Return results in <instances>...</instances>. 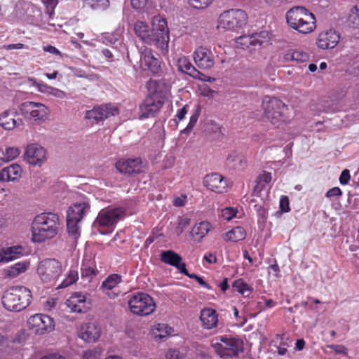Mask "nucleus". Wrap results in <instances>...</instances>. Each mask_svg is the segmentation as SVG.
I'll return each mask as SVG.
<instances>
[{
	"mask_svg": "<svg viewBox=\"0 0 359 359\" xmlns=\"http://www.w3.org/2000/svg\"><path fill=\"white\" fill-rule=\"evenodd\" d=\"M59 217L52 212L37 215L32 223V241L41 243L54 238L58 233Z\"/></svg>",
	"mask_w": 359,
	"mask_h": 359,
	"instance_id": "f257e3e1",
	"label": "nucleus"
},
{
	"mask_svg": "<svg viewBox=\"0 0 359 359\" xmlns=\"http://www.w3.org/2000/svg\"><path fill=\"white\" fill-rule=\"evenodd\" d=\"M127 216V208L125 206L108 207L102 209L92 227L101 235H107L112 233L114 227L121 220Z\"/></svg>",
	"mask_w": 359,
	"mask_h": 359,
	"instance_id": "f03ea898",
	"label": "nucleus"
},
{
	"mask_svg": "<svg viewBox=\"0 0 359 359\" xmlns=\"http://www.w3.org/2000/svg\"><path fill=\"white\" fill-rule=\"evenodd\" d=\"M286 21L291 28L302 34L311 33L316 27L314 14L303 6L291 8L286 13Z\"/></svg>",
	"mask_w": 359,
	"mask_h": 359,
	"instance_id": "7ed1b4c3",
	"label": "nucleus"
},
{
	"mask_svg": "<svg viewBox=\"0 0 359 359\" xmlns=\"http://www.w3.org/2000/svg\"><path fill=\"white\" fill-rule=\"evenodd\" d=\"M31 291L21 285L13 286L4 292L2 304L10 311H20L26 309L31 303Z\"/></svg>",
	"mask_w": 359,
	"mask_h": 359,
	"instance_id": "20e7f679",
	"label": "nucleus"
},
{
	"mask_svg": "<svg viewBox=\"0 0 359 359\" xmlns=\"http://www.w3.org/2000/svg\"><path fill=\"white\" fill-rule=\"evenodd\" d=\"M264 116L276 127L288 121L287 112L288 107L280 100L271 96H265L262 102Z\"/></svg>",
	"mask_w": 359,
	"mask_h": 359,
	"instance_id": "39448f33",
	"label": "nucleus"
},
{
	"mask_svg": "<svg viewBox=\"0 0 359 359\" xmlns=\"http://www.w3.org/2000/svg\"><path fill=\"white\" fill-rule=\"evenodd\" d=\"M90 204L83 201L71 205L67 212V229L68 234L77 239L80 236L79 223L90 212Z\"/></svg>",
	"mask_w": 359,
	"mask_h": 359,
	"instance_id": "423d86ee",
	"label": "nucleus"
},
{
	"mask_svg": "<svg viewBox=\"0 0 359 359\" xmlns=\"http://www.w3.org/2000/svg\"><path fill=\"white\" fill-rule=\"evenodd\" d=\"M152 36L154 42L163 53L168 51L170 41L169 29L165 18L161 15H155L152 18Z\"/></svg>",
	"mask_w": 359,
	"mask_h": 359,
	"instance_id": "0eeeda50",
	"label": "nucleus"
},
{
	"mask_svg": "<svg viewBox=\"0 0 359 359\" xmlns=\"http://www.w3.org/2000/svg\"><path fill=\"white\" fill-rule=\"evenodd\" d=\"M130 311L137 316H146L156 309L153 298L147 293L138 292L131 297L128 301Z\"/></svg>",
	"mask_w": 359,
	"mask_h": 359,
	"instance_id": "6e6552de",
	"label": "nucleus"
},
{
	"mask_svg": "<svg viewBox=\"0 0 359 359\" xmlns=\"http://www.w3.org/2000/svg\"><path fill=\"white\" fill-rule=\"evenodd\" d=\"M246 13L240 9H231L222 13L219 18V27L228 30H234L245 25Z\"/></svg>",
	"mask_w": 359,
	"mask_h": 359,
	"instance_id": "1a4fd4ad",
	"label": "nucleus"
},
{
	"mask_svg": "<svg viewBox=\"0 0 359 359\" xmlns=\"http://www.w3.org/2000/svg\"><path fill=\"white\" fill-rule=\"evenodd\" d=\"M213 347L221 358L234 357L243 351V343L239 339L221 337L220 342L214 344Z\"/></svg>",
	"mask_w": 359,
	"mask_h": 359,
	"instance_id": "9d476101",
	"label": "nucleus"
},
{
	"mask_svg": "<svg viewBox=\"0 0 359 359\" xmlns=\"http://www.w3.org/2000/svg\"><path fill=\"white\" fill-rule=\"evenodd\" d=\"M37 273L43 282L54 281L62 273V264L55 259H43L39 264Z\"/></svg>",
	"mask_w": 359,
	"mask_h": 359,
	"instance_id": "9b49d317",
	"label": "nucleus"
},
{
	"mask_svg": "<svg viewBox=\"0 0 359 359\" xmlns=\"http://www.w3.org/2000/svg\"><path fill=\"white\" fill-rule=\"evenodd\" d=\"M271 34L267 31H261L249 35H243L236 39L238 47L245 49L252 46L254 49L264 44L269 43Z\"/></svg>",
	"mask_w": 359,
	"mask_h": 359,
	"instance_id": "f8f14e48",
	"label": "nucleus"
},
{
	"mask_svg": "<svg viewBox=\"0 0 359 359\" xmlns=\"http://www.w3.org/2000/svg\"><path fill=\"white\" fill-rule=\"evenodd\" d=\"M118 109L110 104L95 106L92 109L88 110L85 118L92 121V123H100L105 119L118 115Z\"/></svg>",
	"mask_w": 359,
	"mask_h": 359,
	"instance_id": "ddd939ff",
	"label": "nucleus"
},
{
	"mask_svg": "<svg viewBox=\"0 0 359 359\" xmlns=\"http://www.w3.org/2000/svg\"><path fill=\"white\" fill-rule=\"evenodd\" d=\"M22 114L26 118L43 120L49 113L48 108L43 104L35 102H25L20 106Z\"/></svg>",
	"mask_w": 359,
	"mask_h": 359,
	"instance_id": "4468645a",
	"label": "nucleus"
},
{
	"mask_svg": "<svg viewBox=\"0 0 359 359\" xmlns=\"http://www.w3.org/2000/svg\"><path fill=\"white\" fill-rule=\"evenodd\" d=\"M140 61L144 65V70L149 71L154 75H158L161 72V62L154 51L144 46L139 49Z\"/></svg>",
	"mask_w": 359,
	"mask_h": 359,
	"instance_id": "2eb2a0df",
	"label": "nucleus"
},
{
	"mask_svg": "<svg viewBox=\"0 0 359 359\" xmlns=\"http://www.w3.org/2000/svg\"><path fill=\"white\" fill-rule=\"evenodd\" d=\"M203 185L217 194L225 193L228 190V180L217 172L206 175L203 179Z\"/></svg>",
	"mask_w": 359,
	"mask_h": 359,
	"instance_id": "dca6fc26",
	"label": "nucleus"
},
{
	"mask_svg": "<svg viewBox=\"0 0 359 359\" xmlns=\"http://www.w3.org/2000/svg\"><path fill=\"white\" fill-rule=\"evenodd\" d=\"M163 105L161 98L149 95L140 106L141 119L154 116Z\"/></svg>",
	"mask_w": 359,
	"mask_h": 359,
	"instance_id": "f3484780",
	"label": "nucleus"
},
{
	"mask_svg": "<svg viewBox=\"0 0 359 359\" xmlns=\"http://www.w3.org/2000/svg\"><path fill=\"white\" fill-rule=\"evenodd\" d=\"M25 159L30 165L41 166L46 160V151L40 144H29L25 152Z\"/></svg>",
	"mask_w": 359,
	"mask_h": 359,
	"instance_id": "a211bd4d",
	"label": "nucleus"
},
{
	"mask_svg": "<svg viewBox=\"0 0 359 359\" xmlns=\"http://www.w3.org/2000/svg\"><path fill=\"white\" fill-rule=\"evenodd\" d=\"M194 61L197 66L203 69H209L214 66V56L210 50L199 47L194 52Z\"/></svg>",
	"mask_w": 359,
	"mask_h": 359,
	"instance_id": "6ab92c4d",
	"label": "nucleus"
},
{
	"mask_svg": "<svg viewBox=\"0 0 359 359\" xmlns=\"http://www.w3.org/2000/svg\"><path fill=\"white\" fill-rule=\"evenodd\" d=\"M116 168L121 173L130 175L140 173L142 162L140 158L121 159L116 163Z\"/></svg>",
	"mask_w": 359,
	"mask_h": 359,
	"instance_id": "aec40b11",
	"label": "nucleus"
},
{
	"mask_svg": "<svg viewBox=\"0 0 359 359\" xmlns=\"http://www.w3.org/2000/svg\"><path fill=\"white\" fill-rule=\"evenodd\" d=\"M339 39V34L331 29L319 34L317 45L321 49H332L337 45Z\"/></svg>",
	"mask_w": 359,
	"mask_h": 359,
	"instance_id": "412c9836",
	"label": "nucleus"
},
{
	"mask_svg": "<svg viewBox=\"0 0 359 359\" xmlns=\"http://www.w3.org/2000/svg\"><path fill=\"white\" fill-rule=\"evenodd\" d=\"M147 88L149 95L161 98L170 92V86L164 79H150L147 83Z\"/></svg>",
	"mask_w": 359,
	"mask_h": 359,
	"instance_id": "4be33fe9",
	"label": "nucleus"
},
{
	"mask_svg": "<svg viewBox=\"0 0 359 359\" xmlns=\"http://www.w3.org/2000/svg\"><path fill=\"white\" fill-rule=\"evenodd\" d=\"M212 224L208 221L195 224L191 228L189 236L194 242L200 243L212 229Z\"/></svg>",
	"mask_w": 359,
	"mask_h": 359,
	"instance_id": "5701e85b",
	"label": "nucleus"
},
{
	"mask_svg": "<svg viewBox=\"0 0 359 359\" xmlns=\"http://www.w3.org/2000/svg\"><path fill=\"white\" fill-rule=\"evenodd\" d=\"M160 259L163 263L175 267L180 272L182 266L186 264L182 262V257L172 250L162 251L160 255Z\"/></svg>",
	"mask_w": 359,
	"mask_h": 359,
	"instance_id": "b1692460",
	"label": "nucleus"
},
{
	"mask_svg": "<svg viewBox=\"0 0 359 359\" xmlns=\"http://www.w3.org/2000/svg\"><path fill=\"white\" fill-rule=\"evenodd\" d=\"M100 336V329L95 323H87L81 328L79 337L86 342H95Z\"/></svg>",
	"mask_w": 359,
	"mask_h": 359,
	"instance_id": "393cba45",
	"label": "nucleus"
},
{
	"mask_svg": "<svg viewBox=\"0 0 359 359\" xmlns=\"http://www.w3.org/2000/svg\"><path fill=\"white\" fill-rule=\"evenodd\" d=\"M200 319L205 329L215 327L218 323L217 311L212 308H204L201 311Z\"/></svg>",
	"mask_w": 359,
	"mask_h": 359,
	"instance_id": "a878e982",
	"label": "nucleus"
},
{
	"mask_svg": "<svg viewBox=\"0 0 359 359\" xmlns=\"http://www.w3.org/2000/svg\"><path fill=\"white\" fill-rule=\"evenodd\" d=\"M22 169L18 164H12L0 171V181L14 182L21 177Z\"/></svg>",
	"mask_w": 359,
	"mask_h": 359,
	"instance_id": "bb28decb",
	"label": "nucleus"
},
{
	"mask_svg": "<svg viewBox=\"0 0 359 359\" xmlns=\"http://www.w3.org/2000/svg\"><path fill=\"white\" fill-rule=\"evenodd\" d=\"M134 31L135 34L144 42L147 43L154 42L152 34L147 22L137 21L134 25Z\"/></svg>",
	"mask_w": 359,
	"mask_h": 359,
	"instance_id": "cd10ccee",
	"label": "nucleus"
},
{
	"mask_svg": "<svg viewBox=\"0 0 359 359\" xmlns=\"http://www.w3.org/2000/svg\"><path fill=\"white\" fill-rule=\"evenodd\" d=\"M22 247L20 245L3 248L0 250V262L6 263L20 258L22 255Z\"/></svg>",
	"mask_w": 359,
	"mask_h": 359,
	"instance_id": "c85d7f7f",
	"label": "nucleus"
},
{
	"mask_svg": "<svg viewBox=\"0 0 359 359\" xmlns=\"http://www.w3.org/2000/svg\"><path fill=\"white\" fill-rule=\"evenodd\" d=\"M86 297L81 292L73 294L67 301V306L72 312L82 313L85 309Z\"/></svg>",
	"mask_w": 359,
	"mask_h": 359,
	"instance_id": "c756f323",
	"label": "nucleus"
},
{
	"mask_svg": "<svg viewBox=\"0 0 359 359\" xmlns=\"http://www.w3.org/2000/svg\"><path fill=\"white\" fill-rule=\"evenodd\" d=\"M13 111H6L0 115V126L5 130H12L15 127L20 126L22 121L16 119Z\"/></svg>",
	"mask_w": 359,
	"mask_h": 359,
	"instance_id": "7c9ffc66",
	"label": "nucleus"
},
{
	"mask_svg": "<svg viewBox=\"0 0 359 359\" xmlns=\"http://www.w3.org/2000/svg\"><path fill=\"white\" fill-rule=\"evenodd\" d=\"M246 237V231L242 226H236L228 231L223 236L224 241L236 243L243 241Z\"/></svg>",
	"mask_w": 359,
	"mask_h": 359,
	"instance_id": "2f4dec72",
	"label": "nucleus"
},
{
	"mask_svg": "<svg viewBox=\"0 0 359 359\" xmlns=\"http://www.w3.org/2000/svg\"><path fill=\"white\" fill-rule=\"evenodd\" d=\"M172 328L165 323H158L151 330V335L156 341L162 340L170 334Z\"/></svg>",
	"mask_w": 359,
	"mask_h": 359,
	"instance_id": "473e14b6",
	"label": "nucleus"
},
{
	"mask_svg": "<svg viewBox=\"0 0 359 359\" xmlns=\"http://www.w3.org/2000/svg\"><path fill=\"white\" fill-rule=\"evenodd\" d=\"M178 70L182 73L187 74L190 76H196L194 74H198V70L191 63L186 57H180L177 60Z\"/></svg>",
	"mask_w": 359,
	"mask_h": 359,
	"instance_id": "72a5a7b5",
	"label": "nucleus"
},
{
	"mask_svg": "<svg viewBox=\"0 0 359 359\" xmlns=\"http://www.w3.org/2000/svg\"><path fill=\"white\" fill-rule=\"evenodd\" d=\"M309 54L302 50H289L285 55L284 59L287 61H296L304 62L309 60Z\"/></svg>",
	"mask_w": 359,
	"mask_h": 359,
	"instance_id": "f704fd0d",
	"label": "nucleus"
},
{
	"mask_svg": "<svg viewBox=\"0 0 359 359\" xmlns=\"http://www.w3.org/2000/svg\"><path fill=\"white\" fill-rule=\"evenodd\" d=\"M79 279V273L76 269L71 268L65 276V278L57 286V289H62L69 287L74 284Z\"/></svg>",
	"mask_w": 359,
	"mask_h": 359,
	"instance_id": "c9c22d12",
	"label": "nucleus"
},
{
	"mask_svg": "<svg viewBox=\"0 0 359 359\" xmlns=\"http://www.w3.org/2000/svg\"><path fill=\"white\" fill-rule=\"evenodd\" d=\"M93 10L104 11L109 6V0H81Z\"/></svg>",
	"mask_w": 359,
	"mask_h": 359,
	"instance_id": "e433bc0d",
	"label": "nucleus"
},
{
	"mask_svg": "<svg viewBox=\"0 0 359 359\" xmlns=\"http://www.w3.org/2000/svg\"><path fill=\"white\" fill-rule=\"evenodd\" d=\"M121 275L117 273L111 274L102 282V287L107 290H112L121 282Z\"/></svg>",
	"mask_w": 359,
	"mask_h": 359,
	"instance_id": "4c0bfd02",
	"label": "nucleus"
},
{
	"mask_svg": "<svg viewBox=\"0 0 359 359\" xmlns=\"http://www.w3.org/2000/svg\"><path fill=\"white\" fill-rule=\"evenodd\" d=\"M348 23L353 28H359V4L351 9Z\"/></svg>",
	"mask_w": 359,
	"mask_h": 359,
	"instance_id": "58836bf2",
	"label": "nucleus"
},
{
	"mask_svg": "<svg viewBox=\"0 0 359 359\" xmlns=\"http://www.w3.org/2000/svg\"><path fill=\"white\" fill-rule=\"evenodd\" d=\"M232 287L241 294H244L245 292H252L253 291V288L242 278L234 280Z\"/></svg>",
	"mask_w": 359,
	"mask_h": 359,
	"instance_id": "ea45409f",
	"label": "nucleus"
},
{
	"mask_svg": "<svg viewBox=\"0 0 359 359\" xmlns=\"http://www.w3.org/2000/svg\"><path fill=\"white\" fill-rule=\"evenodd\" d=\"M27 264L25 262H18L10 266L7 271V274L9 276L15 277L19 275L20 273L24 272L27 269Z\"/></svg>",
	"mask_w": 359,
	"mask_h": 359,
	"instance_id": "a19ab883",
	"label": "nucleus"
},
{
	"mask_svg": "<svg viewBox=\"0 0 359 359\" xmlns=\"http://www.w3.org/2000/svg\"><path fill=\"white\" fill-rule=\"evenodd\" d=\"M271 179L272 177L271 172L264 171L257 179V185L255 189L261 191L264 189L266 184H268L271 181Z\"/></svg>",
	"mask_w": 359,
	"mask_h": 359,
	"instance_id": "79ce46f5",
	"label": "nucleus"
},
{
	"mask_svg": "<svg viewBox=\"0 0 359 359\" xmlns=\"http://www.w3.org/2000/svg\"><path fill=\"white\" fill-rule=\"evenodd\" d=\"M41 324L42 325H41L40 327V334H43V332H50L55 327L53 319L50 318L49 316L45 314H43Z\"/></svg>",
	"mask_w": 359,
	"mask_h": 359,
	"instance_id": "37998d69",
	"label": "nucleus"
},
{
	"mask_svg": "<svg viewBox=\"0 0 359 359\" xmlns=\"http://www.w3.org/2000/svg\"><path fill=\"white\" fill-rule=\"evenodd\" d=\"M43 314L36 313L31 316L28 320V324L31 328H35L37 333L40 332V327L42 325Z\"/></svg>",
	"mask_w": 359,
	"mask_h": 359,
	"instance_id": "c03bdc74",
	"label": "nucleus"
},
{
	"mask_svg": "<svg viewBox=\"0 0 359 359\" xmlns=\"http://www.w3.org/2000/svg\"><path fill=\"white\" fill-rule=\"evenodd\" d=\"M81 278L92 279L97 275V270L93 266L83 263L81 268Z\"/></svg>",
	"mask_w": 359,
	"mask_h": 359,
	"instance_id": "a18cd8bd",
	"label": "nucleus"
},
{
	"mask_svg": "<svg viewBox=\"0 0 359 359\" xmlns=\"http://www.w3.org/2000/svg\"><path fill=\"white\" fill-rule=\"evenodd\" d=\"M229 162L235 163L233 166L235 168H239L243 167L245 165V160L243 156L238 155L236 154H231L227 157Z\"/></svg>",
	"mask_w": 359,
	"mask_h": 359,
	"instance_id": "49530a36",
	"label": "nucleus"
},
{
	"mask_svg": "<svg viewBox=\"0 0 359 359\" xmlns=\"http://www.w3.org/2000/svg\"><path fill=\"white\" fill-rule=\"evenodd\" d=\"M120 39V34L118 32L105 33L102 36L103 43L106 44H114Z\"/></svg>",
	"mask_w": 359,
	"mask_h": 359,
	"instance_id": "de8ad7c7",
	"label": "nucleus"
},
{
	"mask_svg": "<svg viewBox=\"0 0 359 359\" xmlns=\"http://www.w3.org/2000/svg\"><path fill=\"white\" fill-rule=\"evenodd\" d=\"M191 219L187 217H179L176 231L177 234L182 233L189 225Z\"/></svg>",
	"mask_w": 359,
	"mask_h": 359,
	"instance_id": "09e8293b",
	"label": "nucleus"
},
{
	"mask_svg": "<svg viewBox=\"0 0 359 359\" xmlns=\"http://www.w3.org/2000/svg\"><path fill=\"white\" fill-rule=\"evenodd\" d=\"M212 0H189V4L196 9H204L212 3Z\"/></svg>",
	"mask_w": 359,
	"mask_h": 359,
	"instance_id": "8fccbe9b",
	"label": "nucleus"
},
{
	"mask_svg": "<svg viewBox=\"0 0 359 359\" xmlns=\"http://www.w3.org/2000/svg\"><path fill=\"white\" fill-rule=\"evenodd\" d=\"M255 208L258 217V222H265L267 219V209L261 205H255Z\"/></svg>",
	"mask_w": 359,
	"mask_h": 359,
	"instance_id": "3c124183",
	"label": "nucleus"
},
{
	"mask_svg": "<svg viewBox=\"0 0 359 359\" xmlns=\"http://www.w3.org/2000/svg\"><path fill=\"white\" fill-rule=\"evenodd\" d=\"M20 150L16 147H8L6 149L4 158L6 161H12L20 154Z\"/></svg>",
	"mask_w": 359,
	"mask_h": 359,
	"instance_id": "603ef678",
	"label": "nucleus"
},
{
	"mask_svg": "<svg viewBox=\"0 0 359 359\" xmlns=\"http://www.w3.org/2000/svg\"><path fill=\"white\" fill-rule=\"evenodd\" d=\"M237 214V210L233 208H225L222 210V217L224 219L229 221L235 217Z\"/></svg>",
	"mask_w": 359,
	"mask_h": 359,
	"instance_id": "864d4df0",
	"label": "nucleus"
},
{
	"mask_svg": "<svg viewBox=\"0 0 359 359\" xmlns=\"http://www.w3.org/2000/svg\"><path fill=\"white\" fill-rule=\"evenodd\" d=\"M280 211L283 213L290 211L289 198L286 196H281L279 202Z\"/></svg>",
	"mask_w": 359,
	"mask_h": 359,
	"instance_id": "5fc2aeb1",
	"label": "nucleus"
},
{
	"mask_svg": "<svg viewBox=\"0 0 359 359\" xmlns=\"http://www.w3.org/2000/svg\"><path fill=\"white\" fill-rule=\"evenodd\" d=\"M327 347L335 352L337 354L348 355V349L344 345L331 344Z\"/></svg>",
	"mask_w": 359,
	"mask_h": 359,
	"instance_id": "6e6d98bb",
	"label": "nucleus"
},
{
	"mask_svg": "<svg viewBox=\"0 0 359 359\" xmlns=\"http://www.w3.org/2000/svg\"><path fill=\"white\" fill-rule=\"evenodd\" d=\"M280 344L277 346V352L279 355H285L287 351V348L289 346V344L283 341L284 334L280 336Z\"/></svg>",
	"mask_w": 359,
	"mask_h": 359,
	"instance_id": "4d7b16f0",
	"label": "nucleus"
},
{
	"mask_svg": "<svg viewBox=\"0 0 359 359\" xmlns=\"http://www.w3.org/2000/svg\"><path fill=\"white\" fill-rule=\"evenodd\" d=\"M147 2L148 0H130L132 7L137 11H143Z\"/></svg>",
	"mask_w": 359,
	"mask_h": 359,
	"instance_id": "13d9d810",
	"label": "nucleus"
},
{
	"mask_svg": "<svg viewBox=\"0 0 359 359\" xmlns=\"http://www.w3.org/2000/svg\"><path fill=\"white\" fill-rule=\"evenodd\" d=\"M183 355L175 348H170L165 355L167 359H182Z\"/></svg>",
	"mask_w": 359,
	"mask_h": 359,
	"instance_id": "bf43d9fd",
	"label": "nucleus"
},
{
	"mask_svg": "<svg viewBox=\"0 0 359 359\" xmlns=\"http://www.w3.org/2000/svg\"><path fill=\"white\" fill-rule=\"evenodd\" d=\"M200 113H201V108L198 106V108L196 109V111L191 114V116L189 118V121L187 124V126H189L192 129L194 128V127L195 126V125L196 124V123L198 121V117L200 116Z\"/></svg>",
	"mask_w": 359,
	"mask_h": 359,
	"instance_id": "052dcab7",
	"label": "nucleus"
},
{
	"mask_svg": "<svg viewBox=\"0 0 359 359\" xmlns=\"http://www.w3.org/2000/svg\"><path fill=\"white\" fill-rule=\"evenodd\" d=\"M48 95H53L55 97L60 98V99L67 97V94L65 92H64L58 88L52 87V86L50 88Z\"/></svg>",
	"mask_w": 359,
	"mask_h": 359,
	"instance_id": "680f3d73",
	"label": "nucleus"
},
{
	"mask_svg": "<svg viewBox=\"0 0 359 359\" xmlns=\"http://www.w3.org/2000/svg\"><path fill=\"white\" fill-rule=\"evenodd\" d=\"M34 86L36 87L39 92L47 95H48L51 87L44 83L37 81H34Z\"/></svg>",
	"mask_w": 359,
	"mask_h": 359,
	"instance_id": "e2e57ef3",
	"label": "nucleus"
},
{
	"mask_svg": "<svg viewBox=\"0 0 359 359\" xmlns=\"http://www.w3.org/2000/svg\"><path fill=\"white\" fill-rule=\"evenodd\" d=\"M350 178H351V175H350L349 170L347 169H344L341 172V173L339 176V183L341 185H346L348 183Z\"/></svg>",
	"mask_w": 359,
	"mask_h": 359,
	"instance_id": "0e129e2a",
	"label": "nucleus"
},
{
	"mask_svg": "<svg viewBox=\"0 0 359 359\" xmlns=\"http://www.w3.org/2000/svg\"><path fill=\"white\" fill-rule=\"evenodd\" d=\"M342 195V191L339 187H333L330 189L325 194V197L330 198L334 196H341Z\"/></svg>",
	"mask_w": 359,
	"mask_h": 359,
	"instance_id": "69168bd1",
	"label": "nucleus"
},
{
	"mask_svg": "<svg viewBox=\"0 0 359 359\" xmlns=\"http://www.w3.org/2000/svg\"><path fill=\"white\" fill-rule=\"evenodd\" d=\"M43 50L45 52H48L52 55H57L60 57H62V53L56 47H55L53 46H51V45L44 46L43 47Z\"/></svg>",
	"mask_w": 359,
	"mask_h": 359,
	"instance_id": "338daca9",
	"label": "nucleus"
},
{
	"mask_svg": "<svg viewBox=\"0 0 359 359\" xmlns=\"http://www.w3.org/2000/svg\"><path fill=\"white\" fill-rule=\"evenodd\" d=\"M186 199L187 196L185 195H182L180 197L175 198L172 201V204L175 207H182L185 205Z\"/></svg>",
	"mask_w": 359,
	"mask_h": 359,
	"instance_id": "774afa93",
	"label": "nucleus"
}]
</instances>
